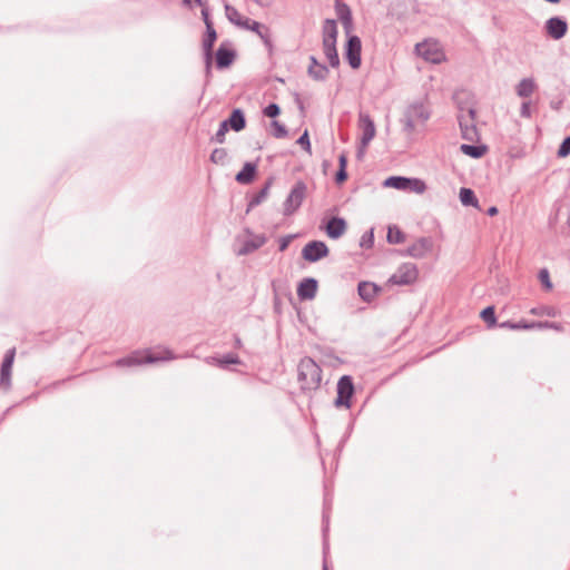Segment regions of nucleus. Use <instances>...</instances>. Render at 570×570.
<instances>
[{
    "mask_svg": "<svg viewBox=\"0 0 570 570\" xmlns=\"http://www.w3.org/2000/svg\"><path fill=\"white\" fill-rule=\"evenodd\" d=\"M298 381L303 391L318 389L322 381V370L311 357H304L298 364Z\"/></svg>",
    "mask_w": 570,
    "mask_h": 570,
    "instance_id": "obj_1",
    "label": "nucleus"
},
{
    "mask_svg": "<svg viewBox=\"0 0 570 570\" xmlns=\"http://www.w3.org/2000/svg\"><path fill=\"white\" fill-rule=\"evenodd\" d=\"M176 356L174 354L166 350L163 353H149L146 357H142L140 353H134L127 357L120 358L116 361L117 366H135V365H141L146 363H155L159 361H167V360H174Z\"/></svg>",
    "mask_w": 570,
    "mask_h": 570,
    "instance_id": "obj_2",
    "label": "nucleus"
},
{
    "mask_svg": "<svg viewBox=\"0 0 570 570\" xmlns=\"http://www.w3.org/2000/svg\"><path fill=\"white\" fill-rule=\"evenodd\" d=\"M306 184L302 180L296 181L283 204V214L285 216L293 215L301 207L306 197Z\"/></svg>",
    "mask_w": 570,
    "mask_h": 570,
    "instance_id": "obj_3",
    "label": "nucleus"
},
{
    "mask_svg": "<svg viewBox=\"0 0 570 570\" xmlns=\"http://www.w3.org/2000/svg\"><path fill=\"white\" fill-rule=\"evenodd\" d=\"M458 119L462 138L472 142L479 141L480 135L475 126V110L473 108H469L466 111L461 109Z\"/></svg>",
    "mask_w": 570,
    "mask_h": 570,
    "instance_id": "obj_4",
    "label": "nucleus"
},
{
    "mask_svg": "<svg viewBox=\"0 0 570 570\" xmlns=\"http://www.w3.org/2000/svg\"><path fill=\"white\" fill-rule=\"evenodd\" d=\"M358 128L362 131V136L361 146L358 148L357 155L358 157H361L365 153V149L368 146V144L375 137L376 129L374 121L372 120L370 115L362 111L358 114Z\"/></svg>",
    "mask_w": 570,
    "mask_h": 570,
    "instance_id": "obj_5",
    "label": "nucleus"
},
{
    "mask_svg": "<svg viewBox=\"0 0 570 570\" xmlns=\"http://www.w3.org/2000/svg\"><path fill=\"white\" fill-rule=\"evenodd\" d=\"M419 276V269L413 263H403L396 272L389 278V283L393 285H411Z\"/></svg>",
    "mask_w": 570,
    "mask_h": 570,
    "instance_id": "obj_6",
    "label": "nucleus"
},
{
    "mask_svg": "<svg viewBox=\"0 0 570 570\" xmlns=\"http://www.w3.org/2000/svg\"><path fill=\"white\" fill-rule=\"evenodd\" d=\"M416 53L424 60L432 63H440L444 60V53L436 41H423L415 46Z\"/></svg>",
    "mask_w": 570,
    "mask_h": 570,
    "instance_id": "obj_7",
    "label": "nucleus"
},
{
    "mask_svg": "<svg viewBox=\"0 0 570 570\" xmlns=\"http://www.w3.org/2000/svg\"><path fill=\"white\" fill-rule=\"evenodd\" d=\"M429 112L423 105L415 104L410 106L404 115L405 130L413 131L417 122H424L429 119Z\"/></svg>",
    "mask_w": 570,
    "mask_h": 570,
    "instance_id": "obj_8",
    "label": "nucleus"
},
{
    "mask_svg": "<svg viewBox=\"0 0 570 570\" xmlns=\"http://www.w3.org/2000/svg\"><path fill=\"white\" fill-rule=\"evenodd\" d=\"M354 393V385L352 377L348 375L342 376L337 382V397L335 400L336 406H351V397Z\"/></svg>",
    "mask_w": 570,
    "mask_h": 570,
    "instance_id": "obj_9",
    "label": "nucleus"
},
{
    "mask_svg": "<svg viewBox=\"0 0 570 570\" xmlns=\"http://www.w3.org/2000/svg\"><path fill=\"white\" fill-rule=\"evenodd\" d=\"M328 255V247L322 240H312L302 249V257L311 263H315Z\"/></svg>",
    "mask_w": 570,
    "mask_h": 570,
    "instance_id": "obj_10",
    "label": "nucleus"
},
{
    "mask_svg": "<svg viewBox=\"0 0 570 570\" xmlns=\"http://www.w3.org/2000/svg\"><path fill=\"white\" fill-rule=\"evenodd\" d=\"M432 238L421 237L406 248L404 255L420 259L425 257L430 252H432Z\"/></svg>",
    "mask_w": 570,
    "mask_h": 570,
    "instance_id": "obj_11",
    "label": "nucleus"
},
{
    "mask_svg": "<svg viewBox=\"0 0 570 570\" xmlns=\"http://www.w3.org/2000/svg\"><path fill=\"white\" fill-rule=\"evenodd\" d=\"M16 356V348L7 351L0 367V386L8 390L11 386V370Z\"/></svg>",
    "mask_w": 570,
    "mask_h": 570,
    "instance_id": "obj_12",
    "label": "nucleus"
},
{
    "mask_svg": "<svg viewBox=\"0 0 570 570\" xmlns=\"http://www.w3.org/2000/svg\"><path fill=\"white\" fill-rule=\"evenodd\" d=\"M247 238L242 240V246L236 250L239 256L248 255L256 249L261 248L266 243L264 235H255L249 230H246Z\"/></svg>",
    "mask_w": 570,
    "mask_h": 570,
    "instance_id": "obj_13",
    "label": "nucleus"
},
{
    "mask_svg": "<svg viewBox=\"0 0 570 570\" xmlns=\"http://www.w3.org/2000/svg\"><path fill=\"white\" fill-rule=\"evenodd\" d=\"M361 40L357 36L348 38L345 56L353 69H357L361 66Z\"/></svg>",
    "mask_w": 570,
    "mask_h": 570,
    "instance_id": "obj_14",
    "label": "nucleus"
},
{
    "mask_svg": "<svg viewBox=\"0 0 570 570\" xmlns=\"http://www.w3.org/2000/svg\"><path fill=\"white\" fill-rule=\"evenodd\" d=\"M546 30L551 38L559 40L567 33L568 23L560 17H552L547 20Z\"/></svg>",
    "mask_w": 570,
    "mask_h": 570,
    "instance_id": "obj_15",
    "label": "nucleus"
},
{
    "mask_svg": "<svg viewBox=\"0 0 570 570\" xmlns=\"http://www.w3.org/2000/svg\"><path fill=\"white\" fill-rule=\"evenodd\" d=\"M217 39V33L214 26L208 24V29H206V35L203 39V50L206 61V70L209 72L212 65V56H213V47Z\"/></svg>",
    "mask_w": 570,
    "mask_h": 570,
    "instance_id": "obj_16",
    "label": "nucleus"
},
{
    "mask_svg": "<svg viewBox=\"0 0 570 570\" xmlns=\"http://www.w3.org/2000/svg\"><path fill=\"white\" fill-rule=\"evenodd\" d=\"M317 292V281L308 277L304 278L297 287V296L302 301L313 299Z\"/></svg>",
    "mask_w": 570,
    "mask_h": 570,
    "instance_id": "obj_17",
    "label": "nucleus"
},
{
    "mask_svg": "<svg viewBox=\"0 0 570 570\" xmlns=\"http://www.w3.org/2000/svg\"><path fill=\"white\" fill-rule=\"evenodd\" d=\"M239 28L245 29V30H250V31L257 33V36L264 41V43H266V45L271 43L268 29L265 26H263L262 23L245 17L244 20L242 21Z\"/></svg>",
    "mask_w": 570,
    "mask_h": 570,
    "instance_id": "obj_18",
    "label": "nucleus"
},
{
    "mask_svg": "<svg viewBox=\"0 0 570 570\" xmlns=\"http://www.w3.org/2000/svg\"><path fill=\"white\" fill-rule=\"evenodd\" d=\"M236 53L233 49H229L222 43L216 51V66L219 69L229 67L235 60Z\"/></svg>",
    "mask_w": 570,
    "mask_h": 570,
    "instance_id": "obj_19",
    "label": "nucleus"
},
{
    "mask_svg": "<svg viewBox=\"0 0 570 570\" xmlns=\"http://www.w3.org/2000/svg\"><path fill=\"white\" fill-rule=\"evenodd\" d=\"M309 66L307 69V73L311 78L317 81H323L328 76V69L325 65H322L317 61V59L314 56L309 57Z\"/></svg>",
    "mask_w": 570,
    "mask_h": 570,
    "instance_id": "obj_20",
    "label": "nucleus"
},
{
    "mask_svg": "<svg viewBox=\"0 0 570 570\" xmlns=\"http://www.w3.org/2000/svg\"><path fill=\"white\" fill-rule=\"evenodd\" d=\"M346 230V222L341 217H332L326 225V234L333 239L340 238Z\"/></svg>",
    "mask_w": 570,
    "mask_h": 570,
    "instance_id": "obj_21",
    "label": "nucleus"
},
{
    "mask_svg": "<svg viewBox=\"0 0 570 570\" xmlns=\"http://www.w3.org/2000/svg\"><path fill=\"white\" fill-rule=\"evenodd\" d=\"M537 89L535 80L531 77L523 78L515 86V94L518 97L525 99L529 98Z\"/></svg>",
    "mask_w": 570,
    "mask_h": 570,
    "instance_id": "obj_22",
    "label": "nucleus"
},
{
    "mask_svg": "<svg viewBox=\"0 0 570 570\" xmlns=\"http://www.w3.org/2000/svg\"><path fill=\"white\" fill-rule=\"evenodd\" d=\"M227 126L235 131H240L246 126L244 112L240 109H234L228 119H226Z\"/></svg>",
    "mask_w": 570,
    "mask_h": 570,
    "instance_id": "obj_23",
    "label": "nucleus"
},
{
    "mask_svg": "<svg viewBox=\"0 0 570 570\" xmlns=\"http://www.w3.org/2000/svg\"><path fill=\"white\" fill-rule=\"evenodd\" d=\"M256 174V165L246 163L242 170L236 175L235 179L239 184H249L253 181Z\"/></svg>",
    "mask_w": 570,
    "mask_h": 570,
    "instance_id": "obj_24",
    "label": "nucleus"
},
{
    "mask_svg": "<svg viewBox=\"0 0 570 570\" xmlns=\"http://www.w3.org/2000/svg\"><path fill=\"white\" fill-rule=\"evenodd\" d=\"M337 26L335 20L326 19L323 24V43L336 42Z\"/></svg>",
    "mask_w": 570,
    "mask_h": 570,
    "instance_id": "obj_25",
    "label": "nucleus"
},
{
    "mask_svg": "<svg viewBox=\"0 0 570 570\" xmlns=\"http://www.w3.org/2000/svg\"><path fill=\"white\" fill-rule=\"evenodd\" d=\"M460 150L464 155L470 156L471 158L479 159V158L483 157L487 154L488 147L485 145H468V144H462L460 146Z\"/></svg>",
    "mask_w": 570,
    "mask_h": 570,
    "instance_id": "obj_26",
    "label": "nucleus"
},
{
    "mask_svg": "<svg viewBox=\"0 0 570 570\" xmlns=\"http://www.w3.org/2000/svg\"><path fill=\"white\" fill-rule=\"evenodd\" d=\"M357 291L362 299L365 302H371L377 293V287L375 284L370 282H361L358 284Z\"/></svg>",
    "mask_w": 570,
    "mask_h": 570,
    "instance_id": "obj_27",
    "label": "nucleus"
},
{
    "mask_svg": "<svg viewBox=\"0 0 570 570\" xmlns=\"http://www.w3.org/2000/svg\"><path fill=\"white\" fill-rule=\"evenodd\" d=\"M324 55L326 56L330 65L335 68L340 65V58L336 50V42L323 43Z\"/></svg>",
    "mask_w": 570,
    "mask_h": 570,
    "instance_id": "obj_28",
    "label": "nucleus"
},
{
    "mask_svg": "<svg viewBox=\"0 0 570 570\" xmlns=\"http://www.w3.org/2000/svg\"><path fill=\"white\" fill-rule=\"evenodd\" d=\"M409 178L401 176H391L384 180V187H392L399 190H407Z\"/></svg>",
    "mask_w": 570,
    "mask_h": 570,
    "instance_id": "obj_29",
    "label": "nucleus"
},
{
    "mask_svg": "<svg viewBox=\"0 0 570 570\" xmlns=\"http://www.w3.org/2000/svg\"><path fill=\"white\" fill-rule=\"evenodd\" d=\"M206 362L208 364H215V365H218L220 367H226L229 364H238L239 363V358L235 354H227V355L223 356L222 358L207 357Z\"/></svg>",
    "mask_w": 570,
    "mask_h": 570,
    "instance_id": "obj_30",
    "label": "nucleus"
},
{
    "mask_svg": "<svg viewBox=\"0 0 570 570\" xmlns=\"http://www.w3.org/2000/svg\"><path fill=\"white\" fill-rule=\"evenodd\" d=\"M224 8L226 18L229 20V22L239 27L245 17H243L235 7L227 2L224 3Z\"/></svg>",
    "mask_w": 570,
    "mask_h": 570,
    "instance_id": "obj_31",
    "label": "nucleus"
},
{
    "mask_svg": "<svg viewBox=\"0 0 570 570\" xmlns=\"http://www.w3.org/2000/svg\"><path fill=\"white\" fill-rule=\"evenodd\" d=\"M386 238L390 244H402L405 240V234L397 226H390Z\"/></svg>",
    "mask_w": 570,
    "mask_h": 570,
    "instance_id": "obj_32",
    "label": "nucleus"
},
{
    "mask_svg": "<svg viewBox=\"0 0 570 570\" xmlns=\"http://www.w3.org/2000/svg\"><path fill=\"white\" fill-rule=\"evenodd\" d=\"M460 200L464 206H476L478 199L474 195V191L470 188H461L460 189Z\"/></svg>",
    "mask_w": 570,
    "mask_h": 570,
    "instance_id": "obj_33",
    "label": "nucleus"
},
{
    "mask_svg": "<svg viewBox=\"0 0 570 570\" xmlns=\"http://www.w3.org/2000/svg\"><path fill=\"white\" fill-rule=\"evenodd\" d=\"M499 326L509 330H532L537 327L535 322L528 323L525 321H520L518 323L507 321L502 322Z\"/></svg>",
    "mask_w": 570,
    "mask_h": 570,
    "instance_id": "obj_34",
    "label": "nucleus"
},
{
    "mask_svg": "<svg viewBox=\"0 0 570 570\" xmlns=\"http://www.w3.org/2000/svg\"><path fill=\"white\" fill-rule=\"evenodd\" d=\"M336 12L344 27L348 28L352 23V14L350 8L346 4H337Z\"/></svg>",
    "mask_w": 570,
    "mask_h": 570,
    "instance_id": "obj_35",
    "label": "nucleus"
},
{
    "mask_svg": "<svg viewBox=\"0 0 570 570\" xmlns=\"http://www.w3.org/2000/svg\"><path fill=\"white\" fill-rule=\"evenodd\" d=\"M271 184V181H267L265 186L252 197L248 204L249 208L258 206L267 197Z\"/></svg>",
    "mask_w": 570,
    "mask_h": 570,
    "instance_id": "obj_36",
    "label": "nucleus"
},
{
    "mask_svg": "<svg viewBox=\"0 0 570 570\" xmlns=\"http://www.w3.org/2000/svg\"><path fill=\"white\" fill-rule=\"evenodd\" d=\"M426 190V184L420 178H409L407 190L415 194H423Z\"/></svg>",
    "mask_w": 570,
    "mask_h": 570,
    "instance_id": "obj_37",
    "label": "nucleus"
},
{
    "mask_svg": "<svg viewBox=\"0 0 570 570\" xmlns=\"http://www.w3.org/2000/svg\"><path fill=\"white\" fill-rule=\"evenodd\" d=\"M482 320L492 327L497 324L495 312L493 306H488L481 312Z\"/></svg>",
    "mask_w": 570,
    "mask_h": 570,
    "instance_id": "obj_38",
    "label": "nucleus"
},
{
    "mask_svg": "<svg viewBox=\"0 0 570 570\" xmlns=\"http://www.w3.org/2000/svg\"><path fill=\"white\" fill-rule=\"evenodd\" d=\"M227 159V151L224 148H216L210 154V161L217 165H224Z\"/></svg>",
    "mask_w": 570,
    "mask_h": 570,
    "instance_id": "obj_39",
    "label": "nucleus"
},
{
    "mask_svg": "<svg viewBox=\"0 0 570 570\" xmlns=\"http://www.w3.org/2000/svg\"><path fill=\"white\" fill-rule=\"evenodd\" d=\"M273 136L275 138H284L287 136V129L284 125L278 122L277 120L272 121Z\"/></svg>",
    "mask_w": 570,
    "mask_h": 570,
    "instance_id": "obj_40",
    "label": "nucleus"
},
{
    "mask_svg": "<svg viewBox=\"0 0 570 570\" xmlns=\"http://www.w3.org/2000/svg\"><path fill=\"white\" fill-rule=\"evenodd\" d=\"M228 131L227 121H222L219 125L218 130L216 131L213 139L219 144H223L225 141V135Z\"/></svg>",
    "mask_w": 570,
    "mask_h": 570,
    "instance_id": "obj_41",
    "label": "nucleus"
},
{
    "mask_svg": "<svg viewBox=\"0 0 570 570\" xmlns=\"http://www.w3.org/2000/svg\"><path fill=\"white\" fill-rule=\"evenodd\" d=\"M539 279L546 289L550 291L552 288V283L550 281L549 271L547 268L540 269Z\"/></svg>",
    "mask_w": 570,
    "mask_h": 570,
    "instance_id": "obj_42",
    "label": "nucleus"
},
{
    "mask_svg": "<svg viewBox=\"0 0 570 570\" xmlns=\"http://www.w3.org/2000/svg\"><path fill=\"white\" fill-rule=\"evenodd\" d=\"M281 108L277 104H269L264 109V115L269 118H275L279 115Z\"/></svg>",
    "mask_w": 570,
    "mask_h": 570,
    "instance_id": "obj_43",
    "label": "nucleus"
},
{
    "mask_svg": "<svg viewBox=\"0 0 570 570\" xmlns=\"http://www.w3.org/2000/svg\"><path fill=\"white\" fill-rule=\"evenodd\" d=\"M570 154V135L564 138V140L561 142L559 149H558V156L559 157H567Z\"/></svg>",
    "mask_w": 570,
    "mask_h": 570,
    "instance_id": "obj_44",
    "label": "nucleus"
},
{
    "mask_svg": "<svg viewBox=\"0 0 570 570\" xmlns=\"http://www.w3.org/2000/svg\"><path fill=\"white\" fill-rule=\"evenodd\" d=\"M535 328H551L554 331H562V325L554 322H535Z\"/></svg>",
    "mask_w": 570,
    "mask_h": 570,
    "instance_id": "obj_45",
    "label": "nucleus"
},
{
    "mask_svg": "<svg viewBox=\"0 0 570 570\" xmlns=\"http://www.w3.org/2000/svg\"><path fill=\"white\" fill-rule=\"evenodd\" d=\"M297 144L301 145L306 151L311 153V142L307 130L297 139Z\"/></svg>",
    "mask_w": 570,
    "mask_h": 570,
    "instance_id": "obj_46",
    "label": "nucleus"
},
{
    "mask_svg": "<svg viewBox=\"0 0 570 570\" xmlns=\"http://www.w3.org/2000/svg\"><path fill=\"white\" fill-rule=\"evenodd\" d=\"M530 101H523L520 107V116L523 118H530L531 117V109H530Z\"/></svg>",
    "mask_w": 570,
    "mask_h": 570,
    "instance_id": "obj_47",
    "label": "nucleus"
},
{
    "mask_svg": "<svg viewBox=\"0 0 570 570\" xmlns=\"http://www.w3.org/2000/svg\"><path fill=\"white\" fill-rule=\"evenodd\" d=\"M203 9H202V17H203V20H204V23L206 26V29H208V24L209 26H214L210 18H209V12H208V9L204 6H202Z\"/></svg>",
    "mask_w": 570,
    "mask_h": 570,
    "instance_id": "obj_48",
    "label": "nucleus"
},
{
    "mask_svg": "<svg viewBox=\"0 0 570 570\" xmlns=\"http://www.w3.org/2000/svg\"><path fill=\"white\" fill-rule=\"evenodd\" d=\"M347 178L346 169L340 168L336 173L335 180L337 184L345 181Z\"/></svg>",
    "mask_w": 570,
    "mask_h": 570,
    "instance_id": "obj_49",
    "label": "nucleus"
},
{
    "mask_svg": "<svg viewBox=\"0 0 570 570\" xmlns=\"http://www.w3.org/2000/svg\"><path fill=\"white\" fill-rule=\"evenodd\" d=\"M256 4L262 8H267L272 4L273 0H253Z\"/></svg>",
    "mask_w": 570,
    "mask_h": 570,
    "instance_id": "obj_50",
    "label": "nucleus"
},
{
    "mask_svg": "<svg viewBox=\"0 0 570 570\" xmlns=\"http://www.w3.org/2000/svg\"><path fill=\"white\" fill-rule=\"evenodd\" d=\"M338 163H340V168H343V169L346 168L347 159H346L345 155L340 156Z\"/></svg>",
    "mask_w": 570,
    "mask_h": 570,
    "instance_id": "obj_51",
    "label": "nucleus"
},
{
    "mask_svg": "<svg viewBox=\"0 0 570 570\" xmlns=\"http://www.w3.org/2000/svg\"><path fill=\"white\" fill-rule=\"evenodd\" d=\"M487 214H488L489 216H494V215H497V214H498V208H497L495 206H492V207H490V208L488 209Z\"/></svg>",
    "mask_w": 570,
    "mask_h": 570,
    "instance_id": "obj_52",
    "label": "nucleus"
},
{
    "mask_svg": "<svg viewBox=\"0 0 570 570\" xmlns=\"http://www.w3.org/2000/svg\"><path fill=\"white\" fill-rule=\"evenodd\" d=\"M287 246H288V240L286 238H283L281 240L279 249L285 250Z\"/></svg>",
    "mask_w": 570,
    "mask_h": 570,
    "instance_id": "obj_53",
    "label": "nucleus"
},
{
    "mask_svg": "<svg viewBox=\"0 0 570 570\" xmlns=\"http://www.w3.org/2000/svg\"><path fill=\"white\" fill-rule=\"evenodd\" d=\"M190 1L191 0H183V3L185 6H190ZM198 6H204L203 1L202 0H194Z\"/></svg>",
    "mask_w": 570,
    "mask_h": 570,
    "instance_id": "obj_54",
    "label": "nucleus"
},
{
    "mask_svg": "<svg viewBox=\"0 0 570 570\" xmlns=\"http://www.w3.org/2000/svg\"><path fill=\"white\" fill-rule=\"evenodd\" d=\"M544 314H547L548 316H556V312L553 308L549 307V308H546L544 309Z\"/></svg>",
    "mask_w": 570,
    "mask_h": 570,
    "instance_id": "obj_55",
    "label": "nucleus"
},
{
    "mask_svg": "<svg viewBox=\"0 0 570 570\" xmlns=\"http://www.w3.org/2000/svg\"><path fill=\"white\" fill-rule=\"evenodd\" d=\"M547 2H550V3H558L560 0H546Z\"/></svg>",
    "mask_w": 570,
    "mask_h": 570,
    "instance_id": "obj_56",
    "label": "nucleus"
},
{
    "mask_svg": "<svg viewBox=\"0 0 570 570\" xmlns=\"http://www.w3.org/2000/svg\"><path fill=\"white\" fill-rule=\"evenodd\" d=\"M531 313H532V314H538V309H534V308H533V309L531 311Z\"/></svg>",
    "mask_w": 570,
    "mask_h": 570,
    "instance_id": "obj_57",
    "label": "nucleus"
},
{
    "mask_svg": "<svg viewBox=\"0 0 570 570\" xmlns=\"http://www.w3.org/2000/svg\"><path fill=\"white\" fill-rule=\"evenodd\" d=\"M323 570H328L325 563L323 566Z\"/></svg>",
    "mask_w": 570,
    "mask_h": 570,
    "instance_id": "obj_58",
    "label": "nucleus"
}]
</instances>
